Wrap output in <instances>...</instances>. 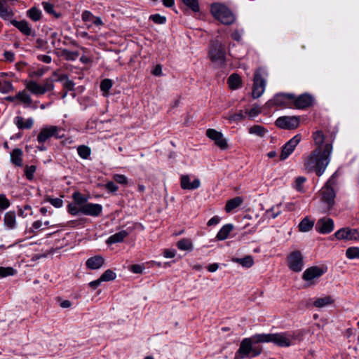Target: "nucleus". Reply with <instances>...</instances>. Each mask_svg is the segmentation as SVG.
<instances>
[{
    "label": "nucleus",
    "mask_w": 359,
    "mask_h": 359,
    "mask_svg": "<svg viewBox=\"0 0 359 359\" xmlns=\"http://www.w3.org/2000/svg\"><path fill=\"white\" fill-rule=\"evenodd\" d=\"M74 203L79 205V206L85 205L87 198L79 192H74L72 195Z\"/></svg>",
    "instance_id": "obj_43"
},
{
    "label": "nucleus",
    "mask_w": 359,
    "mask_h": 359,
    "mask_svg": "<svg viewBox=\"0 0 359 359\" xmlns=\"http://www.w3.org/2000/svg\"><path fill=\"white\" fill-rule=\"evenodd\" d=\"M112 86V82L109 79H105L101 81L100 83V90L104 96H109V90Z\"/></svg>",
    "instance_id": "obj_36"
},
{
    "label": "nucleus",
    "mask_w": 359,
    "mask_h": 359,
    "mask_svg": "<svg viewBox=\"0 0 359 359\" xmlns=\"http://www.w3.org/2000/svg\"><path fill=\"white\" fill-rule=\"evenodd\" d=\"M253 341L251 338L244 339L240 345L239 349L234 359H242L250 355L252 350Z\"/></svg>",
    "instance_id": "obj_13"
},
{
    "label": "nucleus",
    "mask_w": 359,
    "mask_h": 359,
    "mask_svg": "<svg viewBox=\"0 0 359 359\" xmlns=\"http://www.w3.org/2000/svg\"><path fill=\"white\" fill-rule=\"evenodd\" d=\"M301 141L300 135H297L290 140L283 147L280 155V159L283 161L286 159L294 150L295 147Z\"/></svg>",
    "instance_id": "obj_12"
},
{
    "label": "nucleus",
    "mask_w": 359,
    "mask_h": 359,
    "mask_svg": "<svg viewBox=\"0 0 359 359\" xmlns=\"http://www.w3.org/2000/svg\"><path fill=\"white\" fill-rule=\"evenodd\" d=\"M184 4L191 8L194 12L198 11L199 7L197 0H182Z\"/></svg>",
    "instance_id": "obj_54"
},
{
    "label": "nucleus",
    "mask_w": 359,
    "mask_h": 359,
    "mask_svg": "<svg viewBox=\"0 0 359 359\" xmlns=\"http://www.w3.org/2000/svg\"><path fill=\"white\" fill-rule=\"evenodd\" d=\"M334 236L339 240H359V231L357 229L343 228L337 231Z\"/></svg>",
    "instance_id": "obj_14"
},
{
    "label": "nucleus",
    "mask_w": 359,
    "mask_h": 359,
    "mask_svg": "<svg viewBox=\"0 0 359 359\" xmlns=\"http://www.w3.org/2000/svg\"><path fill=\"white\" fill-rule=\"evenodd\" d=\"M287 266L294 272H299L304 266L303 256L300 251L292 252L287 257Z\"/></svg>",
    "instance_id": "obj_7"
},
{
    "label": "nucleus",
    "mask_w": 359,
    "mask_h": 359,
    "mask_svg": "<svg viewBox=\"0 0 359 359\" xmlns=\"http://www.w3.org/2000/svg\"><path fill=\"white\" fill-rule=\"evenodd\" d=\"M79 55L78 51H70L67 49H63L61 51V56L67 60H75Z\"/></svg>",
    "instance_id": "obj_38"
},
{
    "label": "nucleus",
    "mask_w": 359,
    "mask_h": 359,
    "mask_svg": "<svg viewBox=\"0 0 359 359\" xmlns=\"http://www.w3.org/2000/svg\"><path fill=\"white\" fill-rule=\"evenodd\" d=\"M209 57L211 61L221 67L226 61V51L224 46L218 41H212L210 43Z\"/></svg>",
    "instance_id": "obj_4"
},
{
    "label": "nucleus",
    "mask_w": 359,
    "mask_h": 359,
    "mask_svg": "<svg viewBox=\"0 0 359 359\" xmlns=\"http://www.w3.org/2000/svg\"><path fill=\"white\" fill-rule=\"evenodd\" d=\"M299 117L298 116H281L276 121V126L285 130H293L299 126Z\"/></svg>",
    "instance_id": "obj_8"
},
{
    "label": "nucleus",
    "mask_w": 359,
    "mask_h": 359,
    "mask_svg": "<svg viewBox=\"0 0 359 359\" xmlns=\"http://www.w3.org/2000/svg\"><path fill=\"white\" fill-rule=\"evenodd\" d=\"M104 264V259L101 255H95L88 258L86 262V266L90 270H97Z\"/></svg>",
    "instance_id": "obj_20"
},
{
    "label": "nucleus",
    "mask_w": 359,
    "mask_h": 359,
    "mask_svg": "<svg viewBox=\"0 0 359 359\" xmlns=\"http://www.w3.org/2000/svg\"><path fill=\"white\" fill-rule=\"evenodd\" d=\"M81 18L83 21L88 24V27H90L93 25V22L95 18L90 11H85L82 13Z\"/></svg>",
    "instance_id": "obj_44"
},
{
    "label": "nucleus",
    "mask_w": 359,
    "mask_h": 359,
    "mask_svg": "<svg viewBox=\"0 0 359 359\" xmlns=\"http://www.w3.org/2000/svg\"><path fill=\"white\" fill-rule=\"evenodd\" d=\"M316 229L320 233H329L334 229V221L331 218H321L318 220Z\"/></svg>",
    "instance_id": "obj_15"
},
{
    "label": "nucleus",
    "mask_w": 359,
    "mask_h": 359,
    "mask_svg": "<svg viewBox=\"0 0 359 359\" xmlns=\"http://www.w3.org/2000/svg\"><path fill=\"white\" fill-rule=\"evenodd\" d=\"M220 222V217L218 216H214L207 223L208 226L217 225Z\"/></svg>",
    "instance_id": "obj_63"
},
{
    "label": "nucleus",
    "mask_w": 359,
    "mask_h": 359,
    "mask_svg": "<svg viewBox=\"0 0 359 359\" xmlns=\"http://www.w3.org/2000/svg\"><path fill=\"white\" fill-rule=\"evenodd\" d=\"M228 84L231 89H236L241 86V79L238 74H233L228 79Z\"/></svg>",
    "instance_id": "obj_31"
},
{
    "label": "nucleus",
    "mask_w": 359,
    "mask_h": 359,
    "mask_svg": "<svg viewBox=\"0 0 359 359\" xmlns=\"http://www.w3.org/2000/svg\"><path fill=\"white\" fill-rule=\"evenodd\" d=\"M313 140L315 142L316 145L317 146L316 148L323 147L324 148L325 144V135H323V132L320 130H318L315 132L313 135Z\"/></svg>",
    "instance_id": "obj_35"
},
{
    "label": "nucleus",
    "mask_w": 359,
    "mask_h": 359,
    "mask_svg": "<svg viewBox=\"0 0 359 359\" xmlns=\"http://www.w3.org/2000/svg\"><path fill=\"white\" fill-rule=\"evenodd\" d=\"M102 208L99 204L86 203L81 206V213L93 217L98 216L102 212Z\"/></svg>",
    "instance_id": "obj_19"
},
{
    "label": "nucleus",
    "mask_w": 359,
    "mask_h": 359,
    "mask_svg": "<svg viewBox=\"0 0 359 359\" xmlns=\"http://www.w3.org/2000/svg\"><path fill=\"white\" fill-rule=\"evenodd\" d=\"M11 205L10 201L6 198L5 194H0V210L7 209Z\"/></svg>",
    "instance_id": "obj_51"
},
{
    "label": "nucleus",
    "mask_w": 359,
    "mask_h": 359,
    "mask_svg": "<svg viewBox=\"0 0 359 359\" xmlns=\"http://www.w3.org/2000/svg\"><path fill=\"white\" fill-rule=\"evenodd\" d=\"M260 112V109L258 107H255L252 109H251L249 111H246V114H248V115L250 117H255L257 116Z\"/></svg>",
    "instance_id": "obj_61"
},
{
    "label": "nucleus",
    "mask_w": 359,
    "mask_h": 359,
    "mask_svg": "<svg viewBox=\"0 0 359 359\" xmlns=\"http://www.w3.org/2000/svg\"><path fill=\"white\" fill-rule=\"evenodd\" d=\"M314 225L313 221L309 220L308 218H304L299 224V228L301 231L306 232L310 231Z\"/></svg>",
    "instance_id": "obj_37"
},
{
    "label": "nucleus",
    "mask_w": 359,
    "mask_h": 359,
    "mask_svg": "<svg viewBox=\"0 0 359 359\" xmlns=\"http://www.w3.org/2000/svg\"><path fill=\"white\" fill-rule=\"evenodd\" d=\"M4 58L6 61L13 62L15 58V55L13 52L11 51H5L4 53Z\"/></svg>",
    "instance_id": "obj_62"
},
{
    "label": "nucleus",
    "mask_w": 359,
    "mask_h": 359,
    "mask_svg": "<svg viewBox=\"0 0 359 359\" xmlns=\"http://www.w3.org/2000/svg\"><path fill=\"white\" fill-rule=\"evenodd\" d=\"M43 90H44V94L46 92L51 91L54 88L53 80L50 78L46 79L43 84L41 85Z\"/></svg>",
    "instance_id": "obj_47"
},
{
    "label": "nucleus",
    "mask_w": 359,
    "mask_h": 359,
    "mask_svg": "<svg viewBox=\"0 0 359 359\" xmlns=\"http://www.w3.org/2000/svg\"><path fill=\"white\" fill-rule=\"evenodd\" d=\"M16 271L12 267H1L0 266V278H4L13 276Z\"/></svg>",
    "instance_id": "obj_48"
},
{
    "label": "nucleus",
    "mask_w": 359,
    "mask_h": 359,
    "mask_svg": "<svg viewBox=\"0 0 359 359\" xmlns=\"http://www.w3.org/2000/svg\"><path fill=\"white\" fill-rule=\"evenodd\" d=\"M27 13V16L34 22L39 21L41 17V11L35 7L28 10Z\"/></svg>",
    "instance_id": "obj_39"
},
{
    "label": "nucleus",
    "mask_w": 359,
    "mask_h": 359,
    "mask_svg": "<svg viewBox=\"0 0 359 359\" xmlns=\"http://www.w3.org/2000/svg\"><path fill=\"white\" fill-rule=\"evenodd\" d=\"M25 83L26 90H29L33 95H41L44 94V90H43L41 86L35 81H26Z\"/></svg>",
    "instance_id": "obj_22"
},
{
    "label": "nucleus",
    "mask_w": 359,
    "mask_h": 359,
    "mask_svg": "<svg viewBox=\"0 0 359 359\" xmlns=\"http://www.w3.org/2000/svg\"><path fill=\"white\" fill-rule=\"evenodd\" d=\"M313 101V96L309 93H304L297 97L294 95V98L291 99V102L294 104V107L299 109L311 107Z\"/></svg>",
    "instance_id": "obj_9"
},
{
    "label": "nucleus",
    "mask_w": 359,
    "mask_h": 359,
    "mask_svg": "<svg viewBox=\"0 0 359 359\" xmlns=\"http://www.w3.org/2000/svg\"><path fill=\"white\" fill-rule=\"evenodd\" d=\"M114 181L122 185L128 184V179L123 175H114Z\"/></svg>",
    "instance_id": "obj_56"
},
{
    "label": "nucleus",
    "mask_w": 359,
    "mask_h": 359,
    "mask_svg": "<svg viewBox=\"0 0 359 359\" xmlns=\"http://www.w3.org/2000/svg\"><path fill=\"white\" fill-rule=\"evenodd\" d=\"M271 342L277 346L287 347L291 345V339L286 332L271 334Z\"/></svg>",
    "instance_id": "obj_17"
},
{
    "label": "nucleus",
    "mask_w": 359,
    "mask_h": 359,
    "mask_svg": "<svg viewBox=\"0 0 359 359\" xmlns=\"http://www.w3.org/2000/svg\"><path fill=\"white\" fill-rule=\"evenodd\" d=\"M14 123L20 130L30 129L33 127L34 120L32 118L25 120L22 116H18L14 118Z\"/></svg>",
    "instance_id": "obj_21"
},
{
    "label": "nucleus",
    "mask_w": 359,
    "mask_h": 359,
    "mask_svg": "<svg viewBox=\"0 0 359 359\" xmlns=\"http://www.w3.org/2000/svg\"><path fill=\"white\" fill-rule=\"evenodd\" d=\"M4 227L8 231H13L18 228V222L15 211H8L4 214L3 219Z\"/></svg>",
    "instance_id": "obj_16"
},
{
    "label": "nucleus",
    "mask_w": 359,
    "mask_h": 359,
    "mask_svg": "<svg viewBox=\"0 0 359 359\" xmlns=\"http://www.w3.org/2000/svg\"><path fill=\"white\" fill-rule=\"evenodd\" d=\"M331 143L325 144L324 148H316L304 159V166L307 172H315L318 176H321L330 163V156L332 152Z\"/></svg>",
    "instance_id": "obj_1"
},
{
    "label": "nucleus",
    "mask_w": 359,
    "mask_h": 359,
    "mask_svg": "<svg viewBox=\"0 0 359 359\" xmlns=\"http://www.w3.org/2000/svg\"><path fill=\"white\" fill-rule=\"evenodd\" d=\"M263 69L259 68L255 74L252 90V96L254 98L259 97L264 92L266 82L263 78Z\"/></svg>",
    "instance_id": "obj_6"
},
{
    "label": "nucleus",
    "mask_w": 359,
    "mask_h": 359,
    "mask_svg": "<svg viewBox=\"0 0 359 359\" xmlns=\"http://www.w3.org/2000/svg\"><path fill=\"white\" fill-rule=\"evenodd\" d=\"M130 270L135 273H142L144 267L139 264H134L130 266Z\"/></svg>",
    "instance_id": "obj_60"
},
{
    "label": "nucleus",
    "mask_w": 359,
    "mask_h": 359,
    "mask_svg": "<svg viewBox=\"0 0 359 359\" xmlns=\"http://www.w3.org/2000/svg\"><path fill=\"white\" fill-rule=\"evenodd\" d=\"M77 152L81 158L87 159L90 155L91 150L86 145H81L78 147Z\"/></svg>",
    "instance_id": "obj_40"
},
{
    "label": "nucleus",
    "mask_w": 359,
    "mask_h": 359,
    "mask_svg": "<svg viewBox=\"0 0 359 359\" xmlns=\"http://www.w3.org/2000/svg\"><path fill=\"white\" fill-rule=\"evenodd\" d=\"M201 186V181L198 179H195L191 182L190 176L188 175H183L180 177V187L184 190H193L198 189Z\"/></svg>",
    "instance_id": "obj_18"
},
{
    "label": "nucleus",
    "mask_w": 359,
    "mask_h": 359,
    "mask_svg": "<svg viewBox=\"0 0 359 359\" xmlns=\"http://www.w3.org/2000/svg\"><path fill=\"white\" fill-rule=\"evenodd\" d=\"M306 181V178L304 177H299L296 179L295 184L297 190L301 191L302 189V184Z\"/></svg>",
    "instance_id": "obj_59"
},
{
    "label": "nucleus",
    "mask_w": 359,
    "mask_h": 359,
    "mask_svg": "<svg viewBox=\"0 0 359 359\" xmlns=\"http://www.w3.org/2000/svg\"><path fill=\"white\" fill-rule=\"evenodd\" d=\"M13 12L8 9L5 1L0 2V17L4 19H10L13 17Z\"/></svg>",
    "instance_id": "obj_33"
},
{
    "label": "nucleus",
    "mask_w": 359,
    "mask_h": 359,
    "mask_svg": "<svg viewBox=\"0 0 359 359\" xmlns=\"http://www.w3.org/2000/svg\"><path fill=\"white\" fill-rule=\"evenodd\" d=\"M16 97L18 98V100L24 104L25 107H30L32 104V99L26 91V89L16 93Z\"/></svg>",
    "instance_id": "obj_28"
},
{
    "label": "nucleus",
    "mask_w": 359,
    "mask_h": 359,
    "mask_svg": "<svg viewBox=\"0 0 359 359\" xmlns=\"http://www.w3.org/2000/svg\"><path fill=\"white\" fill-rule=\"evenodd\" d=\"M18 214L20 217H27L29 215L31 216L33 214L32 207L29 205H25L18 209Z\"/></svg>",
    "instance_id": "obj_45"
},
{
    "label": "nucleus",
    "mask_w": 359,
    "mask_h": 359,
    "mask_svg": "<svg viewBox=\"0 0 359 359\" xmlns=\"http://www.w3.org/2000/svg\"><path fill=\"white\" fill-rule=\"evenodd\" d=\"M249 133L259 137H263L266 133V130L263 126L255 125L249 128Z\"/></svg>",
    "instance_id": "obj_42"
},
{
    "label": "nucleus",
    "mask_w": 359,
    "mask_h": 359,
    "mask_svg": "<svg viewBox=\"0 0 359 359\" xmlns=\"http://www.w3.org/2000/svg\"><path fill=\"white\" fill-rule=\"evenodd\" d=\"M99 278H100V280H101L102 282L109 281V280H112V270H111V269L106 270L101 275V276Z\"/></svg>",
    "instance_id": "obj_57"
},
{
    "label": "nucleus",
    "mask_w": 359,
    "mask_h": 359,
    "mask_svg": "<svg viewBox=\"0 0 359 359\" xmlns=\"http://www.w3.org/2000/svg\"><path fill=\"white\" fill-rule=\"evenodd\" d=\"M251 339L254 343L271 342V334H255Z\"/></svg>",
    "instance_id": "obj_34"
},
{
    "label": "nucleus",
    "mask_w": 359,
    "mask_h": 359,
    "mask_svg": "<svg viewBox=\"0 0 359 359\" xmlns=\"http://www.w3.org/2000/svg\"><path fill=\"white\" fill-rule=\"evenodd\" d=\"M177 247L181 250L191 251L193 250V243L190 239L183 238L177 243Z\"/></svg>",
    "instance_id": "obj_32"
},
{
    "label": "nucleus",
    "mask_w": 359,
    "mask_h": 359,
    "mask_svg": "<svg viewBox=\"0 0 359 359\" xmlns=\"http://www.w3.org/2000/svg\"><path fill=\"white\" fill-rule=\"evenodd\" d=\"M129 234V232L126 230H122L114 234V243L122 242L126 237Z\"/></svg>",
    "instance_id": "obj_49"
},
{
    "label": "nucleus",
    "mask_w": 359,
    "mask_h": 359,
    "mask_svg": "<svg viewBox=\"0 0 359 359\" xmlns=\"http://www.w3.org/2000/svg\"><path fill=\"white\" fill-rule=\"evenodd\" d=\"M245 118V115L243 111H239L237 113L229 115L228 119L231 121L238 122L243 120Z\"/></svg>",
    "instance_id": "obj_53"
},
{
    "label": "nucleus",
    "mask_w": 359,
    "mask_h": 359,
    "mask_svg": "<svg viewBox=\"0 0 359 359\" xmlns=\"http://www.w3.org/2000/svg\"><path fill=\"white\" fill-rule=\"evenodd\" d=\"M43 9L48 14L53 15L55 18H58L60 17V13H57L54 9V6L49 2H43L42 3Z\"/></svg>",
    "instance_id": "obj_41"
},
{
    "label": "nucleus",
    "mask_w": 359,
    "mask_h": 359,
    "mask_svg": "<svg viewBox=\"0 0 359 359\" xmlns=\"http://www.w3.org/2000/svg\"><path fill=\"white\" fill-rule=\"evenodd\" d=\"M150 19L156 24H163L166 20L165 17L161 16L159 14L151 15Z\"/></svg>",
    "instance_id": "obj_58"
},
{
    "label": "nucleus",
    "mask_w": 359,
    "mask_h": 359,
    "mask_svg": "<svg viewBox=\"0 0 359 359\" xmlns=\"http://www.w3.org/2000/svg\"><path fill=\"white\" fill-rule=\"evenodd\" d=\"M206 135L208 138L214 141L215 144L221 149L224 150L228 148L226 140L223 137V135L221 132L210 128L207 130Z\"/></svg>",
    "instance_id": "obj_10"
},
{
    "label": "nucleus",
    "mask_w": 359,
    "mask_h": 359,
    "mask_svg": "<svg viewBox=\"0 0 359 359\" xmlns=\"http://www.w3.org/2000/svg\"><path fill=\"white\" fill-rule=\"evenodd\" d=\"M61 128L55 126L43 127L37 136V141L39 144H43L53 137L56 139L62 138L65 136Z\"/></svg>",
    "instance_id": "obj_5"
},
{
    "label": "nucleus",
    "mask_w": 359,
    "mask_h": 359,
    "mask_svg": "<svg viewBox=\"0 0 359 359\" xmlns=\"http://www.w3.org/2000/svg\"><path fill=\"white\" fill-rule=\"evenodd\" d=\"M346 255L349 259H359V248L351 247L346 250Z\"/></svg>",
    "instance_id": "obj_46"
},
{
    "label": "nucleus",
    "mask_w": 359,
    "mask_h": 359,
    "mask_svg": "<svg viewBox=\"0 0 359 359\" xmlns=\"http://www.w3.org/2000/svg\"><path fill=\"white\" fill-rule=\"evenodd\" d=\"M210 11L214 18L224 25H230L236 20V17L232 11L222 4H212Z\"/></svg>",
    "instance_id": "obj_3"
},
{
    "label": "nucleus",
    "mask_w": 359,
    "mask_h": 359,
    "mask_svg": "<svg viewBox=\"0 0 359 359\" xmlns=\"http://www.w3.org/2000/svg\"><path fill=\"white\" fill-rule=\"evenodd\" d=\"M294 98V95L287 93H281L276 95L273 101L274 104L278 106H286L287 105V101H291V99Z\"/></svg>",
    "instance_id": "obj_24"
},
{
    "label": "nucleus",
    "mask_w": 359,
    "mask_h": 359,
    "mask_svg": "<svg viewBox=\"0 0 359 359\" xmlns=\"http://www.w3.org/2000/svg\"><path fill=\"white\" fill-rule=\"evenodd\" d=\"M68 212L72 215H76L81 212V206L75 203H70L68 205Z\"/></svg>",
    "instance_id": "obj_50"
},
{
    "label": "nucleus",
    "mask_w": 359,
    "mask_h": 359,
    "mask_svg": "<svg viewBox=\"0 0 359 359\" xmlns=\"http://www.w3.org/2000/svg\"><path fill=\"white\" fill-rule=\"evenodd\" d=\"M38 59L40 61H42L46 64H49L52 61L51 57L49 55H40L38 56Z\"/></svg>",
    "instance_id": "obj_64"
},
{
    "label": "nucleus",
    "mask_w": 359,
    "mask_h": 359,
    "mask_svg": "<svg viewBox=\"0 0 359 359\" xmlns=\"http://www.w3.org/2000/svg\"><path fill=\"white\" fill-rule=\"evenodd\" d=\"M335 177L336 175L334 174L320 190L321 201L324 205L322 208V212L330 210L334 205L335 192L333 187L337 184Z\"/></svg>",
    "instance_id": "obj_2"
},
{
    "label": "nucleus",
    "mask_w": 359,
    "mask_h": 359,
    "mask_svg": "<svg viewBox=\"0 0 359 359\" xmlns=\"http://www.w3.org/2000/svg\"><path fill=\"white\" fill-rule=\"evenodd\" d=\"M232 224H226L223 226L216 236L217 239L219 241L225 240L228 237L229 233L232 231Z\"/></svg>",
    "instance_id": "obj_30"
},
{
    "label": "nucleus",
    "mask_w": 359,
    "mask_h": 359,
    "mask_svg": "<svg viewBox=\"0 0 359 359\" xmlns=\"http://www.w3.org/2000/svg\"><path fill=\"white\" fill-rule=\"evenodd\" d=\"M233 262L241 264L243 267L250 268L254 264V260L252 256L247 255L243 258H232Z\"/></svg>",
    "instance_id": "obj_29"
},
{
    "label": "nucleus",
    "mask_w": 359,
    "mask_h": 359,
    "mask_svg": "<svg viewBox=\"0 0 359 359\" xmlns=\"http://www.w3.org/2000/svg\"><path fill=\"white\" fill-rule=\"evenodd\" d=\"M12 25L18 28L23 34L30 36L32 34V28L29 27L28 22L25 20L17 21L13 20Z\"/></svg>",
    "instance_id": "obj_25"
},
{
    "label": "nucleus",
    "mask_w": 359,
    "mask_h": 359,
    "mask_svg": "<svg viewBox=\"0 0 359 359\" xmlns=\"http://www.w3.org/2000/svg\"><path fill=\"white\" fill-rule=\"evenodd\" d=\"M324 272V270L319 266H311L304 271L302 279L309 282L310 285H313L315 283L314 279L320 278Z\"/></svg>",
    "instance_id": "obj_11"
},
{
    "label": "nucleus",
    "mask_w": 359,
    "mask_h": 359,
    "mask_svg": "<svg viewBox=\"0 0 359 359\" xmlns=\"http://www.w3.org/2000/svg\"><path fill=\"white\" fill-rule=\"evenodd\" d=\"M36 166L35 165H29V166H26L25 168V176L26 177L31 180L34 178V174L36 171Z\"/></svg>",
    "instance_id": "obj_52"
},
{
    "label": "nucleus",
    "mask_w": 359,
    "mask_h": 359,
    "mask_svg": "<svg viewBox=\"0 0 359 359\" xmlns=\"http://www.w3.org/2000/svg\"><path fill=\"white\" fill-rule=\"evenodd\" d=\"M243 202V199L241 196H236L232 199L227 201L225 205V211L227 213L231 212L232 210L239 207Z\"/></svg>",
    "instance_id": "obj_26"
},
{
    "label": "nucleus",
    "mask_w": 359,
    "mask_h": 359,
    "mask_svg": "<svg viewBox=\"0 0 359 359\" xmlns=\"http://www.w3.org/2000/svg\"><path fill=\"white\" fill-rule=\"evenodd\" d=\"M22 156L23 151L21 149L15 148L11 153V163L18 167L22 165Z\"/></svg>",
    "instance_id": "obj_23"
},
{
    "label": "nucleus",
    "mask_w": 359,
    "mask_h": 359,
    "mask_svg": "<svg viewBox=\"0 0 359 359\" xmlns=\"http://www.w3.org/2000/svg\"><path fill=\"white\" fill-rule=\"evenodd\" d=\"M334 302V299L332 296L327 295L323 297L317 298L313 302V306L316 308H323L326 306L332 304Z\"/></svg>",
    "instance_id": "obj_27"
},
{
    "label": "nucleus",
    "mask_w": 359,
    "mask_h": 359,
    "mask_svg": "<svg viewBox=\"0 0 359 359\" xmlns=\"http://www.w3.org/2000/svg\"><path fill=\"white\" fill-rule=\"evenodd\" d=\"M46 201L49 202L52 205L57 208H61L63 205L62 200L58 198H52L48 196L46 198Z\"/></svg>",
    "instance_id": "obj_55"
}]
</instances>
